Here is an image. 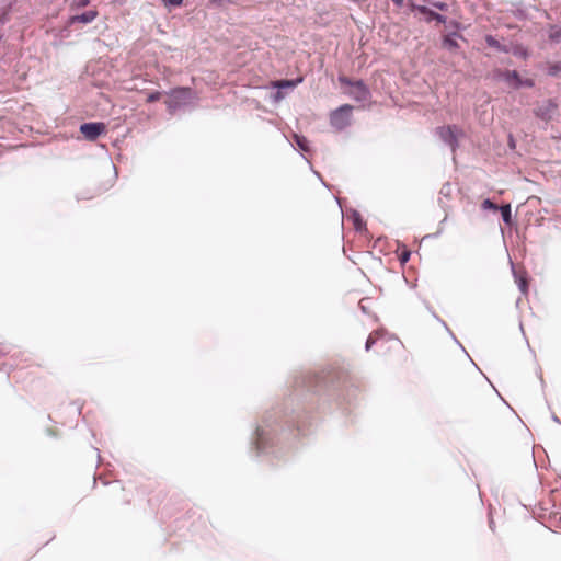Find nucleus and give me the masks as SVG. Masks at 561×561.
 Segmentation results:
<instances>
[{
    "label": "nucleus",
    "mask_w": 561,
    "mask_h": 561,
    "mask_svg": "<svg viewBox=\"0 0 561 561\" xmlns=\"http://www.w3.org/2000/svg\"><path fill=\"white\" fill-rule=\"evenodd\" d=\"M485 42H486V44H488L490 47H493V48H495V49H497V50H500V51H506L505 47H504V46H502V45H501V43H500L496 38H494L493 36H491V35H488V36L485 37Z\"/></svg>",
    "instance_id": "obj_12"
},
{
    "label": "nucleus",
    "mask_w": 561,
    "mask_h": 561,
    "mask_svg": "<svg viewBox=\"0 0 561 561\" xmlns=\"http://www.w3.org/2000/svg\"><path fill=\"white\" fill-rule=\"evenodd\" d=\"M518 284H519L520 291L526 294L527 293L528 283L523 282V283H518Z\"/></svg>",
    "instance_id": "obj_26"
},
{
    "label": "nucleus",
    "mask_w": 561,
    "mask_h": 561,
    "mask_svg": "<svg viewBox=\"0 0 561 561\" xmlns=\"http://www.w3.org/2000/svg\"><path fill=\"white\" fill-rule=\"evenodd\" d=\"M98 16V12L95 10H89L78 15H73L69 19V24L73 25L76 23L89 24L93 22Z\"/></svg>",
    "instance_id": "obj_8"
},
{
    "label": "nucleus",
    "mask_w": 561,
    "mask_h": 561,
    "mask_svg": "<svg viewBox=\"0 0 561 561\" xmlns=\"http://www.w3.org/2000/svg\"><path fill=\"white\" fill-rule=\"evenodd\" d=\"M160 98H161V92L156 91V92L148 94L147 102L152 103V102L160 100Z\"/></svg>",
    "instance_id": "obj_17"
},
{
    "label": "nucleus",
    "mask_w": 561,
    "mask_h": 561,
    "mask_svg": "<svg viewBox=\"0 0 561 561\" xmlns=\"http://www.w3.org/2000/svg\"><path fill=\"white\" fill-rule=\"evenodd\" d=\"M295 141L302 151H309V141L306 137L295 135Z\"/></svg>",
    "instance_id": "obj_13"
},
{
    "label": "nucleus",
    "mask_w": 561,
    "mask_h": 561,
    "mask_svg": "<svg viewBox=\"0 0 561 561\" xmlns=\"http://www.w3.org/2000/svg\"><path fill=\"white\" fill-rule=\"evenodd\" d=\"M182 2H183V0H162V3L167 8L180 7L182 4Z\"/></svg>",
    "instance_id": "obj_16"
},
{
    "label": "nucleus",
    "mask_w": 561,
    "mask_h": 561,
    "mask_svg": "<svg viewBox=\"0 0 561 561\" xmlns=\"http://www.w3.org/2000/svg\"><path fill=\"white\" fill-rule=\"evenodd\" d=\"M168 95L169 99L165 101V105L170 114L191 105L195 99V94L190 88L173 89Z\"/></svg>",
    "instance_id": "obj_1"
},
{
    "label": "nucleus",
    "mask_w": 561,
    "mask_h": 561,
    "mask_svg": "<svg viewBox=\"0 0 561 561\" xmlns=\"http://www.w3.org/2000/svg\"><path fill=\"white\" fill-rule=\"evenodd\" d=\"M106 126L104 123H84L80 126V131L84 136L85 139L93 141L100 135L105 133Z\"/></svg>",
    "instance_id": "obj_6"
},
{
    "label": "nucleus",
    "mask_w": 561,
    "mask_h": 561,
    "mask_svg": "<svg viewBox=\"0 0 561 561\" xmlns=\"http://www.w3.org/2000/svg\"><path fill=\"white\" fill-rule=\"evenodd\" d=\"M352 110L353 106L348 104L336 108L330 116L331 125L337 130H342L347 127L351 124Z\"/></svg>",
    "instance_id": "obj_4"
},
{
    "label": "nucleus",
    "mask_w": 561,
    "mask_h": 561,
    "mask_svg": "<svg viewBox=\"0 0 561 561\" xmlns=\"http://www.w3.org/2000/svg\"><path fill=\"white\" fill-rule=\"evenodd\" d=\"M500 78L507 82L508 84L513 85L514 88H520L522 87V79L518 76L517 71L515 70H505L500 72Z\"/></svg>",
    "instance_id": "obj_9"
},
{
    "label": "nucleus",
    "mask_w": 561,
    "mask_h": 561,
    "mask_svg": "<svg viewBox=\"0 0 561 561\" xmlns=\"http://www.w3.org/2000/svg\"><path fill=\"white\" fill-rule=\"evenodd\" d=\"M534 85H535V82L533 79H525V80L522 79V87L533 88Z\"/></svg>",
    "instance_id": "obj_24"
},
{
    "label": "nucleus",
    "mask_w": 561,
    "mask_h": 561,
    "mask_svg": "<svg viewBox=\"0 0 561 561\" xmlns=\"http://www.w3.org/2000/svg\"><path fill=\"white\" fill-rule=\"evenodd\" d=\"M500 209H501L503 221L506 224H510L511 222V206L508 204L503 205Z\"/></svg>",
    "instance_id": "obj_14"
},
{
    "label": "nucleus",
    "mask_w": 561,
    "mask_h": 561,
    "mask_svg": "<svg viewBox=\"0 0 561 561\" xmlns=\"http://www.w3.org/2000/svg\"><path fill=\"white\" fill-rule=\"evenodd\" d=\"M339 81L343 85L351 87V90L348 93L354 100L359 101V102H366L369 99L370 92H369L368 88L364 84L363 81L359 80V81L353 82L351 79H348L346 77H339Z\"/></svg>",
    "instance_id": "obj_2"
},
{
    "label": "nucleus",
    "mask_w": 561,
    "mask_h": 561,
    "mask_svg": "<svg viewBox=\"0 0 561 561\" xmlns=\"http://www.w3.org/2000/svg\"><path fill=\"white\" fill-rule=\"evenodd\" d=\"M276 85L278 88H294L295 87V82L294 81H289V80H283V81H278L276 83Z\"/></svg>",
    "instance_id": "obj_20"
},
{
    "label": "nucleus",
    "mask_w": 561,
    "mask_h": 561,
    "mask_svg": "<svg viewBox=\"0 0 561 561\" xmlns=\"http://www.w3.org/2000/svg\"><path fill=\"white\" fill-rule=\"evenodd\" d=\"M432 5L438 10H442V11H447L448 10V4L445 3V2H433Z\"/></svg>",
    "instance_id": "obj_21"
},
{
    "label": "nucleus",
    "mask_w": 561,
    "mask_h": 561,
    "mask_svg": "<svg viewBox=\"0 0 561 561\" xmlns=\"http://www.w3.org/2000/svg\"><path fill=\"white\" fill-rule=\"evenodd\" d=\"M410 257V252H404L402 255H401V262H407Z\"/></svg>",
    "instance_id": "obj_27"
},
{
    "label": "nucleus",
    "mask_w": 561,
    "mask_h": 561,
    "mask_svg": "<svg viewBox=\"0 0 561 561\" xmlns=\"http://www.w3.org/2000/svg\"><path fill=\"white\" fill-rule=\"evenodd\" d=\"M409 7L411 8V10H416L420 13L425 14L427 16V19H426L427 22H431L433 20H435L438 23L446 22V18L444 15L432 11L430 8H427L425 5H419L413 2H410Z\"/></svg>",
    "instance_id": "obj_7"
},
{
    "label": "nucleus",
    "mask_w": 561,
    "mask_h": 561,
    "mask_svg": "<svg viewBox=\"0 0 561 561\" xmlns=\"http://www.w3.org/2000/svg\"><path fill=\"white\" fill-rule=\"evenodd\" d=\"M485 209H496V205H494L490 199H485L482 204Z\"/></svg>",
    "instance_id": "obj_23"
},
{
    "label": "nucleus",
    "mask_w": 561,
    "mask_h": 561,
    "mask_svg": "<svg viewBox=\"0 0 561 561\" xmlns=\"http://www.w3.org/2000/svg\"><path fill=\"white\" fill-rule=\"evenodd\" d=\"M557 110L558 103L554 100H546L534 110V114L538 118L549 122L552 119Z\"/></svg>",
    "instance_id": "obj_5"
},
{
    "label": "nucleus",
    "mask_w": 561,
    "mask_h": 561,
    "mask_svg": "<svg viewBox=\"0 0 561 561\" xmlns=\"http://www.w3.org/2000/svg\"><path fill=\"white\" fill-rule=\"evenodd\" d=\"M458 33H451L449 35H446L443 38V46L449 50H455L458 48V43L455 37H458Z\"/></svg>",
    "instance_id": "obj_10"
},
{
    "label": "nucleus",
    "mask_w": 561,
    "mask_h": 561,
    "mask_svg": "<svg viewBox=\"0 0 561 561\" xmlns=\"http://www.w3.org/2000/svg\"><path fill=\"white\" fill-rule=\"evenodd\" d=\"M561 71V62L553 64L549 66L548 68V75L549 76H557Z\"/></svg>",
    "instance_id": "obj_15"
},
{
    "label": "nucleus",
    "mask_w": 561,
    "mask_h": 561,
    "mask_svg": "<svg viewBox=\"0 0 561 561\" xmlns=\"http://www.w3.org/2000/svg\"><path fill=\"white\" fill-rule=\"evenodd\" d=\"M5 16L3 14H0V26L5 23ZM2 39V35L0 34V41Z\"/></svg>",
    "instance_id": "obj_28"
},
{
    "label": "nucleus",
    "mask_w": 561,
    "mask_h": 561,
    "mask_svg": "<svg viewBox=\"0 0 561 561\" xmlns=\"http://www.w3.org/2000/svg\"><path fill=\"white\" fill-rule=\"evenodd\" d=\"M377 341V334L371 333L366 341V350L369 351Z\"/></svg>",
    "instance_id": "obj_18"
},
{
    "label": "nucleus",
    "mask_w": 561,
    "mask_h": 561,
    "mask_svg": "<svg viewBox=\"0 0 561 561\" xmlns=\"http://www.w3.org/2000/svg\"><path fill=\"white\" fill-rule=\"evenodd\" d=\"M437 136L455 151L458 147V137L462 134L456 125L442 126L436 129Z\"/></svg>",
    "instance_id": "obj_3"
},
{
    "label": "nucleus",
    "mask_w": 561,
    "mask_h": 561,
    "mask_svg": "<svg viewBox=\"0 0 561 561\" xmlns=\"http://www.w3.org/2000/svg\"><path fill=\"white\" fill-rule=\"evenodd\" d=\"M213 3H216V4H221L224 2V0H210Z\"/></svg>",
    "instance_id": "obj_30"
},
{
    "label": "nucleus",
    "mask_w": 561,
    "mask_h": 561,
    "mask_svg": "<svg viewBox=\"0 0 561 561\" xmlns=\"http://www.w3.org/2000/svg\"><path fill=\"white\" fill-rule=\"evenodd\" d=\"M548 37L554 43L561 42V25L550 26Z\"/></svg>",
    "instance_id": "obj_11"
},
{
    "label": "nucleus",
    "mask_w": 561,
    "mask_h": 561,
    "mask_svg": "<svg viewBox=\"0 0 561 561\" xmlns=\"http://www.w3.org/2000/svg\"><path fill=\"white\" fill-rule=\"evenodd\" d=\"M391 344L392 345H390L388 348H401L402 347V343L400 341H392Z\"/></svg>",
    "instance_id": "obj_25"
},
{
    "label": "nucleus",
    "mask_w": 561,
    "mask_h": 561,
    "mask_svg": "<svg viewBox=\"0 0 561 561\" xmlns=\"http://www.w3.org/2000/svg\"><path fill=\"white\" fill-rule=\"evenodd\" d=\"M396 5L402 7L403 0H391Z\"/></svg>",
    "instance_id": "obj_29"
},
{
    "label": "nucleus",
    "mask_w": 561,
    "mask_h": 561,
    "mask_svg": "<svg viewBox=\"0 0 561 561\" xmlns=\"http://www.w3.org/2000/svg\"><path fill=\"white\" fill-rule=\"evenodd\" d=\"M354 224H355V227L357 230H359L362 228L363 221L360 219L359 214H357V213H355V216H354Z\"/></svg>",
    "instance_id": "obj_22"
},
{
    "label": "nucleus",
    "mask_w": 561,
    "mask_h": 561,
    "mask_svg": "<svg viewBox=\"0 0 561 561\" xmlns=\"http://www.w3.org/2000/svg\"><path fill=\"white\" fill-rule=\"evenodd\" d=\"M90 3V0H73L72 7L77 9H81L87 7Z\"/></svg>",
    "instance_id": "obj_19"
}]
</instances>
